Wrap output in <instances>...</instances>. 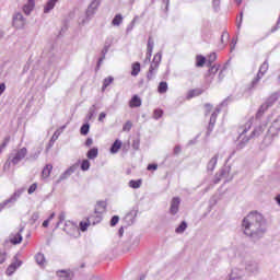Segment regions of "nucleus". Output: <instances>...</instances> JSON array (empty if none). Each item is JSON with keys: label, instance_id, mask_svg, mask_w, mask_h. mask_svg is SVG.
I'll return each instance as SVG.
<instances>
[{"label": "nucleus", "instance_id": "nucleus-27", "mask_svg": "<svg viewBox=\"0 0 280 280\" xmlns=\"http://www.w3.org/2000/svg\"><path fill=\"white\" fill-rule=\"evenodd\" d=\"M202 93H205V90L202 89L190 90L188 92L187 98L191 100V97H198V95H202Z\"/></svg>", "mask_w": 280, "mask_h": 280}, {"label": "nucleus", "instance_id": "nucleus-6", "mask_svg": "<svg viewBox=\"0 0 280 280\" xmlns=\"http://www.w3.org/2000/svg\"><path fill=\"white\" fill-rule=\"evenodd\" d=\"M250 126L252 124L248 122L247 124V128H245L243 130V132L240 135V142L236 144V150H244V148H246V144L248 143V141H250V136L249 137H246L244 135H246V132H248V130H250Z\"/></svg>", "mask_w": 280, "mask_h": 280}, {"label": "nucleus", "instance_id": "nucleus-5", "mask_svg": "<svg viewBox=\"0 0 280 280\" xmlns=\"http://www.w3.org/2000/svg\"><path fill=\"white\" fill-rule=\"evenodd\" d=\"M63 231L67 235H70V237H80V228L71 221L65 223Z\"/></svg>", "mask_w": 280, "mask_h": 280}, {"label": "nucleus", "instance_id": "nucleus-25", "mask_svg": "<svg viewBox=\"0 0 280 280\" xmlns=\"http://www.w3.org/2000/svg\"><path fill=\"white\" fill-rule=\"evenodd\" d=\"M56 3H58V0H48L46 5L44 7V13L49 14L54 8H56Z\"/></svg>", "mask_w": 280, "mask_h": 280}, {"label": "nucleus", "instance_id": "nucleus-23", "mask_svg": "<svg viewBox=\"0 0 280 280\" xmlns=\"http://www.w3.org/2000/svg\"><path fill=\"white\" fill-rule=\"evenodd\" d=\"M36 5V3L34 2V0H28L26 4H24L23 7V12L24 14H32V10H34V7Z\"/></svg>", "mask_w": 280, "mask_h": 280}, {"label": "nucleus", "instance_id": "nucleus-29", "mask_svg": "<svg viewBox=\"0 0 280 280\" xmlns=\"http://www.w3.org/2000/svg\"><path fill=\"white\" fill-rule=\"evenodd\" d=\"M218 154H215L208 163V171L213 172L215 170V165H218Z\"/></svg>", "mask_w": 280, "mask_h": 280}, {"label": "nucleus", "instance_id": "nucleus-3", "mask_svg": "<svg viewBox=\"0 0 280 280\" xmlns=\"http://www.w3.org/2000/svg\"><path fill=\"white\" fill-rule=\"evenodd\" d=\"M25 156H27V148H22L20 150H14L10 154L9 161H11V163L14 165H19V163H21Z\"/></svg>", "mask_w": 280, "mask_h": 280}, {"label": "nucleus", "instance_id": "nucleus-28", "mask_svg": "<svg viewBox=\"0 0 280 280\" xmlns=\"http://www.w3.org/2000/svg\"><path fill=\"white\" fill-rule=\"evenodd\" d=\"M121 23H124V16L121 14H116L112 20V25H114V27H119Z\"/></svg>", "mask_w": 280, "mask_h": 280}, {"label": "nucleus", "instance_id": "nucleus-21", "mask_svg": "<svg viewBox=\"0 0 280 280\" xmlns=\"http://www.w3.org/2000/svg\"><path fill=\"white\" fill-rule=\"evenodd\" d=\"M121 145H122L121 140L116 139V140L114 141V143L112 144V147H110V149H109V152H110L112 154H117V152H119V150H121Z\"/></svg>", "mask_w": 280, "mask_h": 280}, {"label": "nucleus", "instance_id": "nucleus-53", "mask_svg": "<svg viewBox=\"0 0 280 280\" xmlns=\"http://www.w3.org/2000/svg\"><path fill=\"white\" fill-rule=\"evenodd\" d=\"M215 119H218V114L217 113H213L210 117V126H215Z\"/></svg>", "mask_w": 280, "mask_h": 280}, {"label": "nucleus", "instance_id": "nucleus-59", "mask_svg": "<svg viewBox=\"0 0 280 280\" xmlns=\"http://www.w3.org/2000/svg\"><path fill=\"white\" fill-rule=\"evenodd\" d=\"M112 45H113V38H107V39L105 40L104 47L110 48Z\"/></svg>", "mask_w": 280, "mask_h": 280}, {"label": "nucleus", "instance_id": "nucleus-56", "mask_svg": "<svg viewBox=\"0 0 280 280\" xmlns=\"http://www.w3.org/2000/svg\"><path fill=\"white\" fill-rule=\"evenodd\" d=\"M39 218H40V214L38 212H34L32 214L31 220H32V222H36Z\"/></svg>", "mask_w": 280, "mask_h": 280}, {"label": "nucleus", "instance_id": "nucleus-1", "mask_svg": "<svg viewBox=\"0 0 280 280\" xmlns=\"http://www.w3.org/2000/svg\"><path fill=\"white\" fill-rule=\"evenodd\" d=\"M244 234L252 240V242H259L266 235V219L259 212H250L243 219Z\"/></svg>", "mask_w": 280, "mask_h": 280}, {"label": "nucleus", "instance_id": "nucleus-50", "mask_svg": "<svg viewBox=\"0 0 280 280\" xmlns=\"http://www.w3.org/2000/svg\"><path fill=\"white\" fill-rule=\"evenodd\" d=\"M212 8L214 12H218L220 10V0H212Z\"/></svg>", "mask_w": 280, "mask_h": 280}, {"label": "nucleus", "instance_id": "nucleus-64", "mask_svg": "<svg viewBox=\"0 0 280 280\" xmlns=\"http://www.w3.org/2000/svg\"><path fill=\"white\" fill-rule=\"evenodd\" d=\"M5 261V253L0 252V264H3Z\"/></svg>", "mask_w": 280, "mask_h": 280}, {"label": "nucleus", "instance_id": "nucleus-32", "mask_svg": "<svg viewBox=\"0 0 280 280\" xmlns=\"http://www.w3.org/2000/svg\"><path fill=\"white\" fill-rule=\"evenodd\" d=\"M141 72V63L138 61L132 65L131 75L136 78V75H139Z\"/></svg>", "mask_w": 280, "mask_h": 280}, {"label": "nucleus", "instance_id": "nucleus-22", "mask_svg": "<svg viewBox=\"0 0 280 280\" xmlns=\"http://www.w3.org/2000/svg\"><path fill=\"white\" fill-rule=\"evenodd\" d=\"M130 108H139L141 106V97L139 95H133L129 102Z\"/></svg>", "mask_w": 280, "mask_h": 280}, {"label": "nucleus", "instance_id": "nucleus-37", "mask_svg": "<svg viewBox=\"0 0 280 280\" xmlns=\"http://www.w3.org/2000/svg\"><path fill=\"white\" fill-rule=\"evenodd\" d=\"M90 168H91V162L89 160H83L81 163L82 172H89Z\"/></svg>", "mask_w": 280, "mask_h": 280}, {"label": "nucleus", "instance_id": "nucleus-55", "mask_svg": "<svg viewBox=\"0 0 280 280\" xmlns=\"http://www.w3.org/2000/svg\"><path fill=\"white\" fill-rule=\"evenodd\" d=\"M67 215L65 214V212H61L59 214V222L57 223V226H60V224H62V222H65Z\"/></svg>", "mask_w": 280, "mask_h": 280}, {"label": "nucleus", "instance_id": "nucleus-35", "mask_svg": "<svg viewBox=\"0 0 280 280\" xmlns=\"http://www.w3.org/2000/svg\"><path fill=\"white\" fill-rule=\"evenodd\" d=\"M35 261H36V264H38V266H45V255L38 253V254L35 256Z\"/></svg>", "mask_w": 280, "mask_h": 280}, {"label": "nucleus", "instance_id": "nucleus-17", "mask_svg": "<svg viewBox=\"0 0 280 280\" xmlns=\"http://www.w3.org/2000/svg\"><path fill=\"white\" fill-rule=\"evenodd\" d=\"M77 170H78L77 165L70 166L67 171H65L63 174L60 175L58 183H61V180H67V178H69L71 174H74Z\"/></svg>", "mask_w": 280, "mask_h": 280}, {"label": "nucleus", "instance_id": "nucleus-51", "mask_svg": "<svg viewBox=\"0 0 280 280\" xmlns=\"http://www.w3.org/2000/svg\"><path fill=\"white\" fill-rule=\"evenodd\" d=\"M147 49L150 51L154 49V40L152 39V37H149Z\"/></svg>", "mask_w": 280, "mask_h": 280}, {"label": "nucleus", "instance_id": "nucleus-10", "mask_svg": "<svg viewBox=\"0 0 280 280\" xmlns=\"http://www.w3.org/2000/svg\"><path fill=\"white\" fill-rule=\"evenodd\" d=\"M13 25L16 30H21L25 27V18H23V13H15L13 16Z\"/></svg>", "mask_w": 280, "mask_h": 280}, {"label": "nucleus", "instance_id": "nucleus-12", "mask_svg": "<svg viewBox=\"0 0 280 280\" xmlns=\"http://www.w3.org/2000/svg\"><path fill=\"white\" fill-rule=\"evenodd\" d=\"M279 130H280V115L278 116V118L272 122V125L268 129V135H271V137H275V135H277V132H279Z\"/></svg>", "mask_w": 280, "mask_h": 280}, {"label": "nucleus", "instance_id": "nucleus-33", "mask_svg": "<svg viewBox=\"0 0 280 280\" xmlns=\"http://www.w3.org/2000/svg\"><path fill=\"white\" fill-rule=\"evenodd\" d=\"M98 150L97 148H92L88 151L86 156L90 160L97 159Z\"/></svg>", "mask_w": 280, "mask_h": 280}, {"label": "nucleus", "instance_id": "nucleus-14", "mask_svg": "<svg viewBox=\"0 0 280 280\" xmlns=\"http://www.w3.org/2000/svg\"><path fill=\"white\" fill-rule=\"evenodd\" d=\"M245 270H246V272L255 273V272H257V270H259V266L257 265V262L255 260H248L245 264Z\"/></svg>", "mask_w": 280, "mask_h": 280}, {"label": "nucleus", "instance_id": "nucleus-57", "mask_svg": "<svg viewBox=\"0 0 280 280\" xmlns=\"http://www.w3.org/2000/svg\"><path fill=\"white\" fill-rule=\"evenodd\" d=\"M218 66H212L210 69H209V73H212V75H215V73H218Z\"/></svg>", "mask_w": 280, "mask_h": 280}, {"label": "nucleus", "instance_id": "nucleus-61", "mask_svg": "<svg viewBox=\"0 0 280 280\" xmlns=\"http://www.w3.org/2000/svg\"><path fill=\"white\" fill-rule=\"evenodd\" d=\"M182 152L180 145H176L174 148L173 154H175L177 156V154H179Z\"/></svg>", "mask_w": 280, "mask_h": 280}, {"label": "nucleus", "instance_id": "nucleus-42", "mask_svg": "<svg viewBox=\"0 0 280 280\" xmlns=\"http://www.w3.org/2000/svg\"><path fill=\"white\" fill-rule=\"evenodd\" d=\"M92 223L88 222H80L79 226H80V231H82V233H84L85 231H88L89 226H91Z\"/></svg>", "mask_w": 280, "mask_h": 280}, {"label": "nucleus", "instance_id": "nucleus-46", "mask_svg": "<svg viewBox=\"0 0 280 280\" xmlns=\"http://www.w3.org/2000/svg\"><path fill=\"white\" fill-rule=\"evenodd\" d=\"M154 119H161L163 117V109H155L153 112Z\"/></svg>", "mask_w": 280, "mask_h": 280}, {"label": "nucleus", "instance_id": "nucleus-52", "mask_svg": "<svg viewBox=\"0 0 280 280\" xmlns=\"http://www.w3.org/2000/svg\"><path fill=\"white\" fill-rule=\"evenodd\" d=\"M9 143H10V137L4 138V141L0 145V153H1V150L5 149L8 147Z\"/></svg>", "mask_w": 280, "mask_h": 280}, {"label": "nucleus", "instance_id": "nucleus-15", "mask_svg": "<svg viewBox=\"0 0 280 280\" xmlns=\"http://www.w3.org/2000/svg\"><path fill=\"white\" fill-rule=\"evenodd\" d=\"M77 170H78L77 165L70 166L67 171H65L63 174L60 175L58 183H61V180H67V178H69L71 174H74Z\"/></svg>", "mask_w": 280, "mask_h": 280}, {"label": "nucleus", "instance_id": "nucleus-58", "mask_svg": "<svg viewBox=\"0 0 280 280\" xmlns=\"http://www.w3.org/2000/svg\"><path fill=\"white\" fill-rule=\"evenodd\" d=\"M135 27V20L131 21V23L127 26V34H129V32H132Z\"/></svg>", "mask_w": 280, "mask_h": 280}, {"label": "nucleus", "instance_id": "nucleus-18", "mask_svg": "<svg viewBox=\"0 0 280 280\" xmlns=\"http://www.w3.org/2000/svg\"><path fill=\"white\" fill-rule=\"evenodd\" d=\"M266 130V126H258V127H256L253 131H252V133H250V136H249V139H255V138H257V137H261V135H264V131Z\"/></svg>", "mask_w": 280, "mask_h": 280}, {"label": "nucleus", "instance_id": "nucleus-47", "mask_svg": "<svg viewBox=\"0 0 280 280\" xmlns=\"http://www.w3.org/2000/svg\"><path fill=\"white\" fill-rule=\"evenodd\" d=\"M36 189H38V184L34 183L27 189V194H30V196H32V194H34V191H36Z\"/></svg>", "mask_w": 280, "mask_h": 280}, {"label": "nucleus", "instance_id": "nucleus-8", "mask_svg": "<svg viewBox=\"0 0 280 280\" xmlns=\"http://www.w3.org/2000/svg\"><path fill=\"white\" fill-rule=\"evenodd\" d=\"M21 266H23V261L19 260V256L15 255L13 257V262L7 269L8 277H12V273L16 272V269L21 268Z\"/></svg>", "mask_w": 280, "mask_h": 280}, {"label": "nucleus", "instance_id": "nucleus-7", "mask_svg": "<svg viewBox=\"0 0 280 280\" xmlns=\"http://www.w3.org/2000/svg\"><path fill=\"white\" fill-rule=\"evenodd\" d=\"M268 67H269L268 61H265L260 66L256 78L252 81V89H255V86H257V84L259 83V80H261V78H264V75H266V72L268 71Z\"/></svg>", "mask_w": 280, "mask_h": 280}, {"label": "nucleus", "instance_id": "nucleus-13", "mask_svg": "<svg viewBox=\"0 0 280 280\" xmlns=\"http://www.w3.org/2000/svg\"><path fill=\"white\" fill-rule=\"evenodd\" d=\"M23 229L24 228H21L20 232H18L16 234H11L10 235V242L14 246H16V244H21L23 242V235H21V233H23Z\"/></svg>", "mask_w": 280, "mask_h": 280}, {"label": "nucleus", "instance_id": "nucleus-41", "mask_svg": "<svg viewBox=\"0 0 280 280\" xmlns=\"http://www.w3.org/2000/svg\"><path fill=\"white\" fill-rule=\"evenodd\" d=\"M217 59L218 55H215V52L210 54V56L208 57V67H211V65H213Z\"/></svg>", "mask_w": 280, "mask_h": 280}, {"label": "nucleus", "instance_id": "nucleus-2", "mask_svg": "<svg viewBox=\"0 0 280 280\" xmlns=\"http://www.w3.org/2000/svg\"><path fill=\"white\" fill-rule=\"evenodd\" d=\"M280 97L279 92H275L272 93L267 101L265 102V104H262L257 114H256V119H261V117H264V113H266V110H268V108H270L271 106L275 105V102H277Z\"/></svg>", "mask_w": 280, "mask_h": 280}, {"label": "nucleus", "instance_id": "nucleus-40", "mask_svg": "<svg viewBox=\"0 0 280 280\" xmlns=\"http://www.w3.org/2000/svg\"><path fill=\"white\" fill-rule=\"evenodd\" d=\"M114 80L115 79L113 77H108V78L104 79L103 91H104V89H107V86H110V84H113Z\"/></svg>", "mask_w": 280, "mask_h": 280}, {"label": "nucleus", "instance_id": "nucleus-43", "mask_svg": "<svg viewBox=\"0 0 280 280\" xmlns=\"http://www.w3.org/2000/svg\"><path fill=\"white\" fill-rule=\"evenodd\" d=\"M161 58H162L161 52H158L154 56L153 61L151 62V65H156L159 67V65H161Z\"/></svg>", "mask_w": 280, "mask_h": 280}, {"label": "nucleus", "instance_id": "nucleus-11", "mask_svg": "<svg viewBox=\"0 0 280 280\" xmlns=\"http://www.w3.org/2000/svg\"><path fill=\"white\" fill-rule=\"evenodd\" d=\"M179 207H180V198L174 197L171 201V208H170L171 214L176 215V213H178Z\"/></svg>", "mask_w": 280, "mask_h": 280}, {"label": "nucleus", "instance_id": "nucleus-31", "mask_svg": "<svg viewBox=\"0 0 280 280\" xmlns=\"http://www.w3.org/2000/svg\"><path fill=\"white\" fill-rule=\"evenodd\" d=\"M51 170H54V166L51 164H47L44 170L42 171V175L44 178H49V175L51 174Z\"/></svg>", "mask_w": 280, "mask_h": 280}, {"label": "nucleus", "instance_id": "nucleus-20", "mask_svg": "<svg viewBox=\"0 0 280 280\" xmlns=\"http://www.w3.org/2000/svg\"><path fill=\"white\" fill-rule=\"evenodd\" d=\"M159 70V66L156 63H151L148 74H147V80H154V75H156V71Z\"/></svg>", "mask_w": 280, "mask_h": 280}, {"label": "nucleus", "instance_id": "nucleus-60", "mask_svg": "<svg viewBox=\"0 0 280 280\" xmlns=\"http://www.w3.org/2000/svg\"><path fill=\"white\" fill-rule=\"evenodd\" d=\"M86 148H91L93 145V138H88L85 141Z\"/></svg>", "mask_w": 280, "mask_h": 280}, {"label": "nucleus", "instance_id": "nucleus-54", "mask_svg": "<svg viewBox=\"0 0 280 280\" xmlns=\"http://www.w3.org/2000/svg\"><path fill=\"white\" fill-rule=\"evenodd\" d=\"M147 170L149 171V172H156V170H159V165L158 164H149L148 165V167H147Z\"/></svg>", "mask_w": 280, "mask_h": 280}, {"label": "nucleus", "instance_id": "nucleus-24", "mask_svg": "<svg viewBox=\"0 0 280 280\" xmlns=\"http://www.w3.org/2000/svg\"><path fill=\"white\" fill-rule=\"evenodd\" d=\"M106 212V201H97L94 213H105Z\"/></svg>", "mask_w": 280, "mask_h": 280}, {"label": "nucleus", "instance_id": "nucleus-44", "mask_svg": "<svg viewBox=\"0 0 280 280\" xmlns=\"http://www.w3.org/2000/svg\"><path fill=\"white\" fill-rule=\"evenodd\" d=\"M40 152H43V148H37L36 152L30 155V159H32L33 161H36V159L40 156Z\"/></svg>", "mask_w": 280, "mask_h": 280}, {"label": "nucleus", "instance_id": "nucleus-26", "mask_svg": "<svg viewBox=\"0 0 280 280\" xmlns=\"http://www.w3.org/2000/svg\"><path fill=\"white\" fill-rule=\"evenodd\" d=\"M108 49H110V48H108L107 46L103 47V49L101 51L102 57L97 61L96 69H100V67H102V62H104V60H106V54H108Z\"/></svg>", "mask_w": 280, "mask_h": 280}, {"label": "nucleus", "instance_id": "nucleus-63", "mask_svg": "<svg viewBox=\"0 0 280 280\" xmlns=\"http://www.w3.org/2000/svg\"><path fill=\"white\" fill-rule=\"evenodd\" d=\"M106 119V113L102 112L98 116V121H104Z\"/></svg>", "mask_w": 280, "mask_h": 280}, {"label": "nucleus", "instance_id": "nucleus-16", "mask_svg": "<svg viewBox=\"0 0 280 280\" xmlns=\"http://www.w3.org/2000/svg\"><path fill=\"white\" fill-rule=\"evenodd\" d=\"M77 170H78L77 165L70 166L67 171H65L63 174L60 175L58 183H61V180H67V178H69L71 174H74Z\"/></svg>", "mask_w": 280, "mask_h": 280}, {"label": "nucleus", "instance_id": "nucleus-34", "mask_svg": "<svg viewBox=\"0 0 280 280\" xmlns=\"http://www.w3.org/2000/svg\"><path fill=\"white\" fill-rule=\"evenodd\" d=\"M89 130H91V125L89 122H85L81 126L80 128V133L83 136V137H86V135H89Z\"/></svg>", "mask_w": 280, "mask_h": 280}, {"label": "nucleus", "instance_id": "nucleus-19", "mask_svg": "<svg viewBox=\"0 0 280 280\" xmlns=\"http://www.w3.org/2000/svg\"><path fill=\"white\" fill-rule=\"evenodd\" d=\"M88 222L90 224H100V222H102V213H95L94 214H91L89 218H88Z\"/></svg>", "mask_w": 280, "mask_h": 280}, {"label": "nucleus", "instance_id": "nucleus-48", "mask_svg": "<svg viewBox=\"0 0 280 280\" xmlns=\"http://www.w3.org/2000/svg\"><path fill=\"white\" fill-rule=\"evenodd\" d=\"M93 115H95V105H92L89 109L88 119H93Z\"/></svg>", "mask_w": 280, "mask_h": 280}, {"label": "nucleus", "instance_id": "nucleus-9", "mask_svg": "<svg viewBox=\"0 0 280 280\" xmlns=\"http://www.w3.org/2000/svg\"><path fill=\"white\" fill-rule=\"evenodd\" d=\"M102 2H100V0H94L91 2V4L88 7V10L85 12V16L88 19V21H91V19H93V15L95 14V10H97V8H100V4Z\"/></svg>", "mask_w": 280, "mask_h": 280}, {"label": "nucleus", "instance_id": "nucleus-4", "mask_svg": "<svg viewBox=\"0 0 280 280\" xmlns=\"http://www.w3.org/2000/svg\"><path fill=\"white\" fill-rule=\"evenodd\" d=\"M24 191H25V187L20 188L18 190H15V192L9 199L1 202L0 203V212L3 211V209H5V207H8V205H14V202H16L21 198V195Z\"/></svg>", "mask_w": 280, "mask_h": 280}, {"label": "nucleus", "instance_id": "nucleus-36", "mask_svg": "<svg viewBox=\"0 0 280 280\" xmlns=\"http://www.w3.org/2000/svg\"><path fill=\"white\" fill-rule=\"evenodd\" d=\"M141 183H142L141 179H138V180L131 179L129 182V187H131V189H139V187H141Z\"/></svg>", "mask_w": 280, "mask_h": 280}, {"label": "nucleus", "instance_id": "nucleus-30", "mask_svg": "<svg viewBox=\"0 0 280 280\" xmlns=\"http://www.w3.org/2000/svg\"><path fill=\"white\" fill-rule=\"evenodd\" d=\"M185 231H187V222L182 221L180 224L175 229V233L183 234Z\"/></svg>", "mask_w": 280, "mask_h": 280}, {"label": "nucleus", "instance_id": "nucleus-49", "mask_svg": "<svg viewBox=\"0 0 280 280\" xmlns=\"http://www.w3.org/2000/svg\"><path fill=\"white\" fill-rule=\"evenodd\" d=\"M118 222H119V215L112 217L110 226H117Z\"/></svg>", "mask_w": 280, "mask_h": 280}, {"label": "nucleus", "instance_id": "nucleus-45", "mask_svg": "<svg viewBox=\"0 0 280 280\" xmlns=\"http://www.w3.org/2000/svg\"><path fill=\"white\" fill-rule=\"evenodd\" d=\"M124 132H130L132 130V121L128 120L124 127H122Z\"/></svg>", "mask_w": 280, "mask_h": 280}, {"label": "nucleus", "instance_id": "nucleus-39", "mask_svg": "<svg viewBox=\"0 0 280 280\" xmlns=\"http://www.w3.org/2000/svg\"><path fill=\"white\" fill-rule=\"evenodd\" d=\"M207 62V58L205 56H197V67H205V63Z\"/></svg>", "mask_w": 280, "mask_h": 280}, {"label": "nucleus", "instance_id": "nucleus-62", "mask_svg": "<svg viewBox=\"0 0 280 280\" xmlns=\"http://www.w3.org/2000/svg\"><path fill=\"white\" fill-rule=\"evenodd\" d=\"M132 148H133V150H139V140L132 141Z\"/></svg>", "mask_w": 280, "mask_h": 280}, {"label": "nucleus", "instance_id": "nucleus-38", "mask_svg": "<svg viewBox=\"0 0 280 280\" xmlns=\"http://www.w3.org/2000/svg\"><path fill=\"white\" fill-rule=\"evenodd\" d=\"M159 93H167V82L162 81L158 88Z\"/></svg>", "mask_w": 280, "mask_h": 280}]
</instances>
